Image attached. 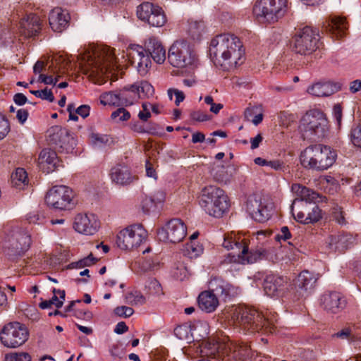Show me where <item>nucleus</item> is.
I'll return each mask as SVG.
<instances>
[{
	"mask_svg": "<svg viewBox=\"0 0 361 361\" xmlns=\"http://www.w3.org/2000/svg\"><path fill=\"white\" fill-rule=\"evenodd\" d=\"M245 49L241 39L234 34L216 35L210 42L209 55L216 66L231 71L245 61Z\"/></svg>",
	"mask_w": 361,
	"mask_h": 361,
	"instance_id": "1",
	"label": "nucleus"
},
{
	"mask_svg": "<svg viewBox=\"0 0 361 361\" xmlns=\"http://www.w3.org/2000/svg\"><path fill=\"white\" fill-rule=\"evenodd\" d=\"M144 45L145 47L133 44L128 50L130 61L141 76L146 75L151 67L150 57L159 64L166 60V50L157 37H148Z\"/></svg>",
	"mask_w": 361,
	"mask_h": 361,
	"instance_id": "2",
	"label": "nucleus"
},
{
	"mask_svg": "<svg viewBox=\"0 0 361 361\" xmlns=\"http://www.w3.org/2000/svg\"><path fill=\"white\" fill-rule=\"evenodd\" d=\"M233 319L240 326L252 331H264L266 334H272L276 328V319L274 316L269 317L267 313L263 314L247 307L235 308Z\"/></svg>",
	"mask_w": 361,
	"mask_h": 361,
	"instance_id": "3",
	"label": "nucleus"
},
{
	"mask_svg": "<svg viewBox=\"0 0 361 361\" xmlns=\"http://www.w3.org/2000/svg\"><path fill=\"white\" fill-rule=\"evenodd\" d=\"M336 152L331 147L315 144L307 147L300 154L301 165L307 169L323 171L330 168L336 161Z\"/></svg>",
	"mask_w": 361,
	"mask_h": 361,
	"instance_id": "4",
	"label": "nucleus"
},
{
	"mask_svg": "<svg viewBox=\"0 0 361 361\" xmlns=\"http://www.w3.org/2000/svg\"><path fill=\"white\" fill-rule=\"evenodd\" d=\"M222 246L228 250H233L231 253L228 254L229 262L252 264L261 259H268L270 254L269 250L263 247L249 250L245 238L236 240L228 235L224 236Z\"/></svg>",
	"mask_w": 361,
	"mask_h": 361,
	"instance_id": "5",
	"label": "nucleus"
},
{
	"mask_svg": "<svg viewBox=\"0 0 361 361\" xmlns=\"http://www.w3.org/2000/svg\"><path fill=\"white\" fill-rule=\"evenodd\" d=\"M115 59L111 49H97L92 53L87 52L81 56L80 66L84 74L96 78L105 74Z\"/></svg>",
	"mask_w": 361,
	"mask_h": 361,
	"instance_id": "6",
	"label": "nucleus"
},
{
	"mask_svg": "<svg viewBox=\"0 0 361 361\" xmlns=\"http://www.w3.org/2000/svg\"><path fill=\"white\" fill-rule=\"evenodd\" d=\"M168 61L180 69L182 75H190L197 67V58L190 44L185 40L176 41L169 48Z\"/></svg>",
	"mask_w": 361,
	"mask_h": 361,
	"instance_id": "7",
	"label": "nucleus"
},
{
	"mask_svg": "<svg viewBox=\"0 0 361 361\" xmlns=\"http://www.w3.org/2000/svg\"><path fill=\"white\" fill-rule=\"evenodd\" d=\"M200 204L206 213L217 218L221 217L229 207L228 198L224 191L214 185L203 188Z\"/></svg>",
	"mask_w": 361,
	"mask_h": 361,
	"instance_id": "8",
	"label": "nucleus"
},
{
	"mask_svg": "<svg viewBox=\"0 0 361 361\" xmlns=\"http://www.w3.org/2000/svg\"><path fill=\"white\" fill-rule=\"evenodd\" d=\"M303 138L317 140L325 137L328 131V121L325 114L318 109L307 111L300 121Z\"/></svg>",
	"mask_w": 361,
	"mask_h": 361,
	"instance_id": "9",
	"label": "nucleus"
},
{
	"mask_svg": "<svg viewBox=\"0 0 361 361\" xmlns=\"http://www.w3.org/2000/svg\"><path fill=\"white\" fill-rule=\"evenodd\" d=\"M318 30L305 26L297 31L291 41L293 51L300 55H310L319 48Z\"/></svg>",
	"mask_w": 361,
	"mask_h": 361,
	"instance_id": "10",
	"label": "nucleus"
},
{
	"mask_svg": "<svg viewBox=\"0 0 361 361\" xmlns=\"http://www.w3.org/2000/svg\"><path fill=\"white\" fill-rule=\"evenodd\" d=\"M287 8V0H257L253 11L259 19L274 23L285 15Z\"/></svg>",
	"mask_w": 361,
	"mask_h": 361,
	"instance_id": "11",
	"label": "nucleus"
},
{
	"mask_svg": "<svg viewBox=\"0 0 361 361\" xmlns=\"http://www.w3.org/2000/svg\"><path fill=\"white\" fill-rule=\"evenodd\" d=\"M29 331L27 327L19 322H10L5 325L0 332L1 343L11 348H18L28 339Z\"/></svg>",
	"mask_w": 361,
	"mask_h": 361,
	"instance_id": "12",
	"label": "nucleus"
},
{
	"mask_svg": "<svg viewBox=\"0 0 361 361\" xmlns=\"http://www.w3.org/2000/svg\"><path fill=\"white\" fill-rule=\"evenodd\" d=\"M147 235L142 224H133L118 233L116 244L122 250H133L140 246Z\"/></svg>",
	"mask_w": 361,
	"mask_h": 361,
	"instance_id": "13",
	"label": "nucleus"
},
{
	"mask_svg": "<svg viewBox=\"0 0 361 361\" xmlns=\"http://www.w3.org/2000/svg\"><path fill=\"white\" fill-rule=\"evenodd\" d=\"M31 243L30 235L25 231L13 232L6 241L4 249L9 259L15 261L29 249Z\"/></svg>",
	"mask_w": 361,
	"mask_h": 361,
	"instance_id": "14",
	"label": "nucleus"
},
{
	"mask_svg": "<svg viewBox=\"0 0 361 361\" xmlns=\"http://www.w3.org/2000/svg\"><path fill=\"white\" fill-rule=\"evenodd\" d=\"M47 141L61 152H72L76 141L70 131L60 126H54L47 131Z\"/></svg>",
	"mask_w": 361,
	"mask_h": 361,
	"instance_id": "15",
	"label": "nucleus"
},
{
	"mask_svg": "<svg viewBox=\"0 0 361 361\" xmlns=\"http://www.w3.org/2000/svg\"><path fill=\"white\" fill-rule=\"evenodd\" d=\"M73 196V190L68 187L56 185L47 192L45 201L48 206L56 209H69L74 204Z\"/></svg>",
	"mask_w": 361,
	"mask_h": 361,
	"instance_id": "16",
	"label": "nucleus"
},
{
	"mask_svg": "<svg viewBox=\"0 0 361 361\" xmlns=\"http://www.w3.org/2000/svg\"><path fill=\"white\" fill-rule=\"evenodd\" d=\"M137 18L152 27H162L166 23L164 11L159 6L144 2L137 7Z\"/></svg>",
	"mask_w": 361,
	"mask_h": 361,
	"instance_id": "17",
	"label": "nucleus"
},
{
	"mask_svg": "<svg viewBox=\"0 0 361 361\" xmlns=\"http://www.w3.org/2000/svg\"><path fill=\"white\" fill-rule=\"evenodd\" d=\"M187 233V227L179 219H173L157 231V237L160 241L178 243L181 242Z\"/></svg>",
	"mask_w": 361,
	"mask_h": 361,
	"instance_id": "18",
	"label": "nucleus"
},
{
	"mask_svg": "<svg viewBox=\"0 0 361 361\" xmlns=\"http://www.w3.org/2000/svg\"><path fill=\"white\" fill-rule=\"evenodd\" d=\"M214 353L216 351L219 355L228 357L234 360H245L250 354V348L245 345H239L230 341L226 343L214 344Z\"/></svg>",
	"mask_w": 361,
	"mask_h": 361,
	"instance_id": "19",
	"label": "nucleus"
},
{
	"mask_svg": "<svg viewBox=\"0 0 361 361\" xmlns=\"http://www.w3.org/2000/svg\"><path fill=\"white\" fill-rule=\"evenodd\" d=\"M73 227L80 233L92 235L99 230L100 222L94 214H78L75 217Z\"/></svg>",
	"mask_w": 361,
	"mask_h": 361,
	"instance_id": "20",
	"label": "nucleus"
},
{
	"mask_svg": "<svg viewBox=\"0 0 361 361\" xmlns=\"http://www.w3.org/2000/svg\"><path fill=\"white\" fill-rule=\"evenodd\" d=\"M246 205L250 216L256 221L264 223L271 216L268 205L262 201L261 197L250 196Z\"/></svg>",
	"mask_w": 361,
	"mask_h": 361,
	"instance_id": "21",
	"label": "nucleus"
},
{
	"mask_svg": "<svg viewBox=\"0 0 361 361\" xmlns=\"http://www.w3.org/2000/svg\"><path fill=\"white\" fill-rule=\"evenodd\" d=\"M321 305L328 313L338 314L345 308V300L340 293L331 291L322 296Z\"/></svg>",
	"mask_w": 361,
	"mask_h": 361,
	"instance_id": "22",
	"label": "nucleus"
},
{
	"mask_svg": "<svg viewBox=\"0 0 361 361\" xmlns=\"http://www.w3.org/2000/svg\"><path fill=\"white\" fill-rule=\"evenodd\" d=\"M42 29L40 18L34 13H30L23 18L19 25V34L25 38L36 36Z\"/></svg>",
	"mask_w": 361,
	"mask_h": 361,
	"instance_id": "23",
	"label": "nucleus"
},
{
	"mask_svg": "<svg viewBox=\"0 0 361 361\" xmlns=\"http://www.w3.org/2000/svg\"><path fill=\"white\" fill-rule=\"evenodd\" d=\"M291 190L298 197L294 200L293 204L296 202H305V205H308L307 203L322 202L326 198L318 192L298 183H293L291 186Z\"/></svg>",
	"mask_w": 361,
	"mask_h": 361,
	"instance_id": "24",
	"label": "nucleus"
},
{
	"mask_svg": "<svg viewBox=\"0 0 361 361\" xmlns=\"http://www.w3.org/2000/svg\"><path fill=\"white\" fill-rule=\"evenodd\" d=\"M70 19V14L66 10L56 7L51 11L49 23L53 31L61 32L68 26Z\"/></svg>",
	"mask_w": 361,
	"mask_h": 361,
	"instance_id": "25",
	"label": "nucleus"
},
{
	"mask_svg": "<svg viewBox=\"0 0 361 361\" xmlns=\"http://www.w3.org/2000/svg\"><path fill=\"white\" fill-rule=\"evenodd\" d=\"M38 164L42 171L49 173L59 166L60 161L55 151L44 149L39 154Z\"/></svg>",
	"mask_w": 361,
	"mask_h": 361,
	"instance_id": "26",
	"label": "nucleus"
},
{
	"mask_svg": "<svg viewBox=\"0 0 361 361\" xmlns=\"http://www.w3.org/2000/svg\"><path fill=\"white\" fill-rule=\"evenodd\" d=\"M110 176L111 180L120 185H127L136 180L127 166L118 164L111 169Z\"/></svg>",
	"mask_w": 361,
	"mask_h": 361,
	"instance_id": "27",
	"label": "nucleus"
},
{
	"mask_svg": "<svg viewBox=\"0 0 361 361\" xmlns=\"http://www.w3.org/2000/svg\"><path fill=\"white\" fill-rule=\"evenodd\" d=\"M211 292L226 300L237 293V288L221 279H213L209 282Z\"/></svg>",
	"mask_w": 361,
	"mask_h": 361,
	"instance_id": "28",
	"label": "nucleus"
},
{
	"mask_svg": "<svg viewBox=\"0 0 361 361\" xmlns=\"http://www.w3.org/2000/svg\"><path fill=\"white\" fill-rule=\"evenodd\" d=\"M286 279L283 276L270 274L264 280L263 287L265 294L270 297L279 295L283 290Z\"/></svg>",
	"mask_w": 361,
	"mask_h": 361,
	"instance_id": "29",
	"label": "nucleus"
},
{
	"mask_svg": "<svg viewBox=\"0 0 361 361\" xmlns=\"http://www.w3.org/2000/svg\"><path fill=\"white\" fill-rule=\"evenodd\" d=\"M341 89V85L338 82H317L309 87L307 92L315 97H328L338 92Z\"/></svg>",
	"mask_w": 361,
	"mask_h": 361,
	"instance_id": "30",
	"label": "nucleus"
},
{
	"mask_svg": "<svg viewBox=\"0 0 361 361\" xmlns=\"http://www.w3.org/2000/svg\"><path fill=\"white\" fill-rule=\"evenodd\" d=\"M327 31L331 32L337 37H342L346 34L348 29V23L343 17L329 18L325 22Z\"/></svg>",
	"mask_w": 361,
	"mask_h": 361,
	"instance_id": "31",
	"label": "nucleus"
},
{
	"mask_svg": "<svg viewBox=\"0 0 361 361\" xmlns=\"http://www.w3.org/2000/svg\"><path fill=\"white\" fill-rule=\"evenodd\" d=\"M317 281V278L308 271H303L298 276L295 285L300 291V293L303 295V293L310 291L314 287Z\"/></svg>",
	"mask_w": 361,
	"mask_h": 361,
	"instance_id": "32",
	"label": "nucleus"
},
{
	"mask_svg": "<svg viewBox=\"0 0 361 361\" xmlns=\"http://www.w3.org/2000/svg\"><path fill=\"white\" fill-rule=\"evenodd\" d=\"M200 308L208 313L215 311L219 305L217 296L209 290L202 292L198 296Z\"/></svg>",
	"mask_w": 361,
	"mask_h": 361,
	"instance_id": "33",
	"label": "nucleus"
},
{
	"mask_svg": "<svg viewBox=\"0 0 361 361\" xmlns=\"http://www.w3.org/2000/svg\"><path fill=\"white\" fill-rule=\"evenodd\" d=\"M331 243L336 245V248L343 252L355 244V238L350 233H342L331 238Z\"/></svg>",
	"mask_w": 361,
	"mask_h": 361,
	"instance_id": "34",
	"label": "nucleus"
},
{
	"mask_svg": "<svg viewBox=\"0 0 361 361\" xmlns=\"http://www.w3.org/2000/svg\"><path fill=\"white\" fill-rule=\"evenodd\" d=\"M138 92L139 88L135 85H131L129 88L125 87L123 90L118 91L119 105H132Z\"/></svg>",
	"mask_w": 361,
	"mask_h": 361,
	"instance_id": "35",
	"label": "nucleus"
},
{
	"mask_svg": "<svg viewBox=\"0 0 361 361\" xmlns=\"http://www.w3.org/2000/svg\"><path fill=\"white\" fill-rule=\"evenodd\" d=\"M204 30L205 25L202 20H190L188 23V33L193 40H200Z\"/></svg>",
	"mask_w": 361,
	"mask_h": 361,
	"instance_id": "36",
	"label": "nucleus"
},
{
	"mask_svg": "<svg viewBox=\"0 0 361 361\" xmlns=\"http://www.w3.org/2000/svg\"><path fill=\"white\" fill-rule=\"evenodd\" d=\"M125 299L126 302L130 305H142L146 302L145 297L138 290L128 292Z\"/></svg>",
	"mask_w": 361,
	"mask_h": 361,
	"instance_id": "37",
	"label": "nucleus"
},
{
	"mask_svg": "<svg viewBox=\"0 0 361 361\" xmlns=\"http://www.w3.org/2000/svg\"><path fill=\"white\" fill-rule=\"evenodd\" d=\"M99 99L100 103L104 106H120L118 91L104 92L100 95Z\"/></svg>",
	"mask_w": 361,
	"mask_h": 361,
	"instance_id": "38",
	"label": "nucleus"
},
{
	"mask_svg": "<svg viewBox=\"0 0 361 361\" xmlns=\"http://www.w3.org/2000/svg\"><path fill=\"white\" fill-rule=\"evenodd\" d=\"M305 212H307L308 224L317 222L322 219V210L316 204L305 205Z\"/></svg>",
	"mask_w": 361,
	"mask_h": 361,
	"instance_id": "39",
	"label": "nucleus"
},
{
	"mask_svg": "<svg viewBox=\"0 0 361 361\" xmlns=\"http://www.w3.org/2000/svg\"><path fill=\"white\" fill-rule=\"evenodd\" d=\"M212 173L214 178L219 182L227 183L230 180L231 175L224 166H217L213 169Z\"/></svg>",
	"mask_w": 361,
	"mask_h": 361,
	"instance_id": "40",
	"label": "nucleus"
},
{
	"mask_svg": "<svg viewBox=\"0 0 361 361\" xmlns=\"http://www.w3.org/2000/svg\"><path fill=\"white\" fill-rule=\"evenodd\" d=\"M11 178L13 185L16 187L21 183L25 185L28 182L27 172L23 168H18L16 173L12 174Z\"/></svg>",
	"mask_w": 361,
	"mask_h": 361,
	"instance_id": "41",
	"label": "nucleus"
},
{
	"mask_svg": "<svg viewBox=\"0 0 361 361\" xmlns=\"http://www.w3.org/2000/svg\"><path fill=\"white\" fill-rule=\"evenodd\" d=\"M350 139L354 146L361 148V123L354 125L352 127Z\"/></svg>",
	"mask_w": 361,
	"mask_h": 361,
	"instance_id": "42",
	"label": "nucleus"
},
{
	"mask_svg": "<svg viewBox=\"0 0 361 361\" xmlns=\"http://www.w3.org/2000/svg\"><path fill=\"white\" fill-rule=\"evenodd\" d=\"M145 288L149 294L159 295L162 294L161 286L155 279H149L145 284Z\"/></svg>",
	"mask_w": 361,
	"mask_h": 361,
	"instance_id": "43",
	"label": "nucleus"
},
{
	"mask_svg": "<svg viewBox=\"0 0 361 361\" xmlns=\"http://www.w3.org/2000/svg\"><path fill=\"white\" fill-rule=\"evenodd\" d=\"M188 274V270L183 263H178L173 270V276L179 281L184 280Z\"/></svg>",
	"mask_w": 361,
	"mask_h": 361,
	"instance_id": "44",
	"label": "nucleus"
},
{
	"mask_svg": "<svg viewBox=\"0 0 361 361\" xmlns=\"http://www.w3.org/2000/svg\"><path fill=\"white\" fill-rule=\"evenodd\" d=\"M6 361H31V355L25 352L12 353L6 355Z\"/></svg>",
	"mask_w": 361,
	"mask_h": 361,
	"instance_id": "45",
	"label": "nucleus"
},
{
	"mask_svg": "<svg viewBox=\"0 0 361 361\" xmlns=\"http://www.w3.org/2000/svg\"><path fill=\"white\" fill-rule=\"evenodd\" d=\"M130 113L124 108H118L111 115V119L116 123L127 121L130 118Z\"/></svg>",
	"mask_w": 361,
	"mask_h": 361,
	"instance_id": "46",
	"label": "nucleus"
},
{
	"mask_svg": "<svg viewBox=\"0 0 361 361\" xmlns=\"http://www.w3.org/2000/svg\"><path fill=\"white\" fill-rule=\"evenodd\" d=\"M174 334L180 340L188 341L190 339V327L186 324L178 325L174 329Z\"/></svg>",
	"mask_w": 361,
	"mask_h": 361,
	"instance_id": "47",
	"label": "nucleus"
},
{
	"mask_svg": "<svg viewBox=\"0 0 361 361\" xmlns=\"http://www.w3.org/2000/svg\"><path fill=\"white\" fill-rule=\"evenodd\" d=\"M10 131L8 121L5 116L0 112V140L4 139Z\"/></svg>",
	"mask_w": 361,
	"mask_h": 361,
	"instance_id": "48",
	"label": "nucleus"
},
{
	"mask_svg": "<svg viewBox=\"0 0 361 361\" xmlns=\"http://www.w3.org/2000/svg\"><path fill=\"white\" fill-rule=\"evenodd\" d=\"M97 259L94 258L92 254L89 255L87 257H85L75 263H72L71 265L73 267H79L82 268L84 267H89L93 264H94Z\"/></svg>",
	"mask_w": 361,
	"mask_h": 361,
	"instance_id": "49",
	"label": "nucleus"
},
{
	"mask_svg": "<svg viewBox=\"0 0 361 361\" xmlns=\"http://www.w3.org/2000/svg\"><path fill=\"white\" fill-rule=\"evenodd\" d=\"M90 138L92 143L98 147H101L109 142V137L106 135L98 133H92Z\"/></svg>",
	"mask_w": 361,
	"mask_h": 361,
	"instance_id": "50",
	"label": "nucleus"
},
{
	"mask_svg": "<svg viewBox=\"0 0 361 361\" xmlns=\"http://www.w3.org/2000/svg\"><path fill=\"white\" fill-rule=\"evenodd\" d=\"M173 94H174L176 96L175 104L176 106H179L180 102H182L185 99V97L183 92H182L178 89H175V88L169 89L168 90V95H169L170 99H172Z\"/></svg>",
	"mask_w": 361,
	"mask_h": 361,
	"instance_id": "51",
	"label": "nucleus"
},
{
	"mask_svg": "<svg viewBox=\"0 0 361 361\" xmlns=\"http://www.w3.org/2000/svg\"><path fill=\"white\" fill-rule=\"evenodd\" d=\"M187 250L192 257H198L203 252V247L202 245L195 244L193 241H190V243L187 244Z\"/></svg>",
	"mask_w": 361,
	"mask_h": 361,
	"instance_id": "52",
	"label": "nucleus"
},
{
	"mask_svg": "<svg viewBox=\"0 0 361 361\" xmlns=\"http://www.w3.org/2000/svg\"><path fill=\"white\" fill-rule=\"evenodd\" d=\"M204 102L207 104L210 105V111L215 114H217L220 111V110L222 109L224 107V105L222 104L214 103L213 97L210 95H207L204 97Z\"/></svg>",
	"mask_w": 361,
	"mask_h": 361,
	"instance_id": "53",
	"label": "nucleus"
},
{
	"mask_svg": "<svg viewBox=\"0 0 361 361\" xmlns=\"http://www.w3.org/2000/svg\"><path fill=\"white\" fill-rule=\"evenodd\" d=\"M190 116L192 120L198 122L207 121L211 118L210 116L201 110L193 111Z\"/></svg>",
	"mask_w": 361,
	"mask_h": 361,
	"instance_id": "54",
	"label": "nucleus"
},
{
	"mask_svg": "<svg viewBox=\"0 0 361 361\" xmlns=\"http://www.w3.org/2000/svg\"><path fill=\"white\" fill-rule=\"evenodd\" d=\"M115 313L119 317H129L133 313L134 310L132 307L127 306H119L114 310Z\"/></svg>",
	"mask_w": 361,
	"mask_h": 361,
	"instance_id": "55",
	"label": "nucleus"
},
{
	"mask_svg": "<svg viewBox=\"0 0 361 361\" xmlns=\"http://www.w3.org/2000/svg\"><path fill=\"white\" fill-rule=\"evenodd\" d=\"M154 206V199L151 197H145L141 202L142 209L144 213L147 214L150 209Z\"/></svg>",
	"mask_w": 361,
	"mask_h": 361,
	"instance_id": "56",
	"label": "nucleus"
},
{
	"mask_svg": "<svg viewBox=\"0 0 361 361\" xmlns=\"http://www.w3.org/2000/svg\"><path fill=\"white\" fill-rule=\"evenodd\" d=\"M137 87L139 88V92H142L147 97L152 95L154 93V88L152 85L146 81L142 82L140 85L137 86Z\"/></svg>",
	"mask_w": 361,
	"mask_h": 361,
	"instance_id": "57",
	"label": "nucleus"
},
{
	"mask_svg": "<svg viewBox=\"0 0 361 361\" xmlns=\"http://www.w3.org/2000/svg\"><path fill=\"white\" fill-rule=\"evenodd\" d=\"M291 234L287 226H283L280 232L275 236V239L278 241L281 240H287L290 238Z\"/></svg>",
	"mask_w": 361,
	"mask_h": 361,
	"instance_id": "58",
	"label": "nucleus"
},
{
	"mask_svg": "<svg viewBox=\"0 0 361 361\" xmlns=\"http://www.w3.org/2000/svg\"><path fill=\"white\" fill-rule=\"evenodd\" d=\"M40 96L39 98L49 101V102H53L54 101V96L51 90H49L47 87L44 88L39 91Z\"/></svg>",
	"mask_w": 361,
	"mask_h": 361,
	"instance_id": "59",
	"label": "nucleus"
},
{
	"mask_svg": "<svg viewBox=\"0 0 361 361\" xmlns=\"http://www.w3.org/2000/svg\"><path fill=\"white\" fill-rule=\"evenodd\" d=\"M334 117L340 126L342 120V108L340 104H336L333 109Z\"/></svg>",
	"mask_w": 361,
	"mask_h": 361,
	"instance_id": "60",
	"label": "nucleus"
},
{
	"mask_svg": "<svg viewBox=\"0 0 361 361\" xmlns=\"http://www.w3.org/2000/svg\"><path fill=\"white\" fill-rule=\"evenodd\" d=\"M90 107L88 105H81L75 110V113L82 118H86L89 116Z\"/></svg>",
	"mask_w": 361,
	"mask_h": 361,
	"instance_id": "61",
	"label": "nucleus"
},
{
	"mask_svg": "<svg viewBox=\"0 0 361 361\" xmlns=\"http://www.w3.org/2000/svg\"><path fill=\"white\" fill-rule=\"evenodd\" d=\"M28 111L27 109H20L17 111L16 118L21 124H23L26 121Z\"/></svg>",
	"mask_w": 361,
	"mask_h": 361,
	"instance_id": "62",
	"label": "nucleus"
},
{
	"mask_svg": "<svg viewBox=\"0 0 361 361\" xmlns=\"http://www.w3.org/2000/svg\"><path fill=\"white\" fill-rule=\"evenodd\" d=\"M274 170H282L284 167L283 162L280 160H272L267 161V166Z\"/></svg>",
	"mask_w": 361,
	"mask_h": 361,
	"instance_id": "63",
	"label": "nucleus"
},
{
	"mask_svg": "<svg viewBox=\"0 0 361 361\" xmlns=\"http://www.w3.org/2000/svg\"><path fill=\"white\" fill-rule=\"evenodd\" d=\"M13 101L16 104L22 106L27 102V99L23 93H17L13 96Z\"/></svg>",
	"mask_w": 361,
	"mask_h": 361,
	"instance_id": "64",
	"label": "nucleus"
}]
</instances>
